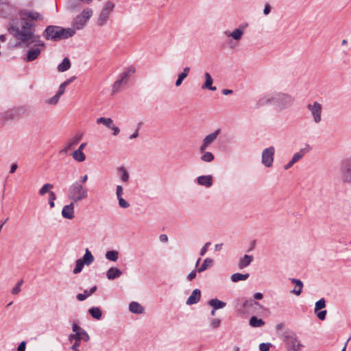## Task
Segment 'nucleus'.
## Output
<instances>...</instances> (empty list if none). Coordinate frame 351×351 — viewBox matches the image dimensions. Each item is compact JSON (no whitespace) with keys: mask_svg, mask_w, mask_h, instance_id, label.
Here are the masks:
<instances>
[{"mask_svg":"<svg viewBox=\"0 0 351 351\" xmlns=\"http://www.w3.org/2000/svg\"><path fill=\"white\" fill-rule=\"evenodd\" d=\"M123 83H124V82H122V81H121V80H119V79L118 80H117V81L114 83L113 86H112V90H113V92H114V93L117 92V91L119 90V88H120V87H121V84H122Z\"/></svg>","mask_w":351,"mask_h":351,"instance_id":"3c124183","label":"nucleus"},{"mask_svg":"<svg viewBox=\"0 0 351 351\" xmlns=\"http://www.w3.org/2000/svg\"><path fill=\"white\" fill-rule=\"evenodd\" d=\"M201 160L206 162H210L214 160V156L211 152L204 151L201 156Z\"/></svg>","mask_w":351,"mask_h":351,"instance_id":"4c0bfd02","label":"nucleus"},{"mask_svg":"<svg viewBox=\"0 0 351 351\" xmlns=\"http://www.w3.org/2000/svg\"><path fill=\"white\" fill-rule=\"evenodd\" d=\"M78 333H79L80 340H81V341L82 340L86 342L89 341L90 337L84 330H82V331H80Z\"/></svg>","mask_w":351,"mask_h":351,"instance_id":"a18cd8bd","label":"nucleus"},{"mask_svg":"<svg viewBox=\"0 0 351 351\" xmlns=\"http://www.w3.org/2000/svg\"><path fill=\"white\" fill-rule=\"evenodd\" d=\"M116 195L117 198L121 197L123 195V187L121 185H117L116 189Z\"/></svg>","mask_w":351,"mask_h":351,"instance_id":"6e6d98bb","label":"nucleus"},{"mask_svg":"<svg viewBox=\"0 0 351 351\" xmlns=\"http://www.w3.org/2000/svg\"><path fill=\"white\" fill-rule=\"evenodd\" d=\"M282 337L286 349L289 351H300L304 347L296 333L291 330H285L282 333Z\"/></svg>","mask_w":351,"mask_h":351,"instance_id":"7ed1b4c3","label":"nucleus"},{"mask_svg":"<svg viewBox=\"0 0 351 351\" xmlns=\"http://www.w3.org/2000/svg\"><path fill=\"white\" fill-rule=\"evenodd\" d=\"M74 213V205L73 203L66 205L63 207L62 210V215L64 218L72 219L73 218Z\"/></svg>","mask_w":351,"mask_h":351,"instance_id":"f3484780","label":"nucleus"},{"mask_svg":"<svg viewBox=\"0 0 351 351\" xmlns=\"http://www.w3.org/2000/svg\"><path fill=\"white\" fill-rule=\"evenodd\" d=\"M244 27H240L239 28L236 29L232 32H229L228 31L225 32V34L228 37H232L234 40H239L241 39L242 35L244 32Z\"/></svg>","mask_w":351,"mask_h":351,"instance_id":"4be33fe9","label":"nucleus"},{"mask_svg":"<svg viewBox=\"0 0 351 351\" xmlns=\"http://www.w3.org/2000/svg\"><path fill=\"white\" fill-rule=\"evenodd\" d=\"M304 155V149H301L300 152L294 154V155L293 156V157L291 158L292 162H294V163L297 162L301 158H302Z\"/></svg>","mask_w":351,"mask_h":351,"instance_id":"79ce46f5","label":"nucleus"},{"mask_svg":"<svg viewBox=\"0 0 351 351\" xmlns=\"http://www.w3.org/2000/svg\"><path fill=\"white\" fill-rule=\"evenodd\" d=\"M129 308L131 312L136 314H141L144 312V308L136 302H132Z\"/></svg>","mask_w":351,"mask_h":351,"instance_id":"b1692460","label":"nucleus"},{"mask_svg":"<svg viewBox=\"0 0 351 351\" xmlns=\"http://www.w3.org/2000/svg\"><path fill=\"white\" fill-rule=\"evenodd\" d=\"M66 86H67V85L64 82L62 83L60 85V86L58 88V90L56 93L60 96L62 95L65 92V88Z\"/></svg>","mask_w":351,"mask_h":351,"instance_id":"864d4df0","label":"nucleus"},{"mask_svg":"<svg viewBox=\"0 0 351 351\" xmlns=\"http://www.w3.org/2000/svg\"><path fill=\"white\" fill-rule=\"evenodd\" d=\"M19 14L21 16H25L28 19H31L34 21L43 20V16L39 12L36 11L22 10L20 11Z\"/></svg>","mask_w":351,"mask_h":351,"instance_id":"ddd939ff","label":"nucleus"},{"mask_svg":"<svg viewBox=\"0 0 351 351\" xmlns=\"http://www.w3.org/2000/svg\"><path fill=\"white\" fill-rule=\"evenodd\" d=\"M136 71V69L134 66H130L125 69L123 72H122L120 74V78L121 81L123 82L124 83H126L128 81V77L133 73H134Z\"/></svg>","mask_w":351,"mask_h":351,"instance_id":"412c9836","label":"nucleus"},{"mask_svg":"<svg viewBox=\"0 0 351 351\" xmlns=\"http://www.w3.org/2000/svg\"><path fill=\"white\" fill-rule=\"evenodd\" d=\"M265 324L262 319H258L256 317L253 316L250 319V325L252 327H261Z\"/></svg>","mask_w":351,"mask_h":351,"instance_id":"c9c22d12","label":"nucleus"},{"mask_svg":"<svg viewBox=\"0 0 351 351\" xmlns=\"http://www.w3.org/2000/svg\"><path fill=\"white\" fill-rule=\"evenodd\" d=\"M253 305H258V303L257 302L254 301V300L246 301L244 303L243 306L245 308H247L248 306H253Z\"/></svg>","mask_w":351,"mask_h":351,"instance_id":"e2e57ef3","label":"nucleus"},{"mask_svg":"<svg viewBox=\"0 0 351 351\" xmlns=\"http://www.w3.org/2000/svg\"><path fill=\"white\" fill-rule=\"evenodd\" d=\"M25 346H26V343L25 341H22L18 348H17V351H25Z\"/></svg>","mask_w":351,"mask_h":351,"instance_id":"774afa93","label":"nucleus"},{"mask_svg":"<svg viewBox=\"0 0 351 351\" xmlns=\"http://www.w3.org/2000/svg\"><path fill=\"white\" fill-rule=\"evenodd\" d=\"M122 274L121 271L117 267H110L106 273V276L108 280H114L119 278Z\"/></svg>","mask_w":351,"mask_h":351,"instance_id":"5701e85b","label":"nucleus"},{"mask_svg":"<svg viewBox=\"0 0 351 351\" xmlns=\"http://www.w3.org/2000/svg\"><path fill=\"white\" fill-rule=\"evenodd\" d=\"M72 156L73 159L77 162H83L86 159V156L83 152L77 149L73 152Z\"/></svg>","mask_w":351,"mask_h":351,"instance_id":"72a5a7b5","label":"nucleus"},{"mask_svg":"<svg viewBox=\"0 0 351 351\" xmlns=\"http://www.w3.org/2000/svg\"><path fill=\"white\" fill-rule=\"evenodd\" d=\"M96 122L97 124L102 123L110 129L113 125V120L111 118L100 117L97 119Z\"/></svg>","mask_w":351,"mask_h":351,"instance_id":"2f4dec72","label":"nucleus"},{"mask_svg":"<svg viewBox=\"0 0 351 351\" xmlns=\"http://www.w3.org/2000/svg\"><path fill=\"white\" fill-rule=\"evenodd\" d=\"M205 77V82L202 85V89H208L210 90H216L217 88L216 86H213V78L211 75L208 73H205L204 74Z\"/></svg>","mask_w":351,"mask_h":351,"instance_id":"6ab92c4d","label":"nucleus"},{"mask_svg":"<svg viewBox=\"0 0 351 351\" xmlns=\"http://www.w3.org/2000/svg\"><path fill=\"white\" fill-rule=\"evenodd\" d=\"M56 199V195L53 191L49 192V204L51 208L54 207V201Z\"/></svg>","mask_w":351,"mask_h":351,"instance_id":"49530a36","label":"nucleus"},{"mask_svg":"<svg viewBox=\"0 0 351 351\" xmlns=\"http://www.w3.org/2000/svg\"><path fill=\"white\" fill-rule=\"evenodd\" d=\"M269 104H273V95H266L260 98L256 104V108H258L260 107Z\"/></svg>","mask_w":351,"mask_h":351,"instance_id":"aec40b11","label":"nucleus"},{"mask_svg":"<svg viewBox=\"0 0 351 351\" xmlns=\"http://www.w3.org/2000/svg\"><path fill=\"white\" fill-rule=\"evenodd\" d=\"M88 196V190L78 181L73 183L69 189L68 197L77 202L86 199Z\"/></svg>","mask_w":351,"mask_h":351,"instance_id":"20e7f679","label":"nucleus"},{"mask_svg":"<svg viewBox=\"0 0 351 351\" xmlns=\"http://www.w3.org/2000/svg\"><path fill=\"white\" fill-rule=\"evenodd\" d=\"M213 260L210 258H207L204 260L203 264L200 267L197 268V272L201 273L213 265Z\"/></svg>","mask_w":351,"mask_h":351,"instance_id":"c756f323","label":"nucleus"},{"mask_svg":"<svg viewBox=\"0 0 351 351\" xmlns=\"http://www.w3.org/2000/svg\"><path fill=\"white\" fill-rule=\"evenodd\" d=\"M291 281L292 283L295 284L296 286L298 287V290H296V289H293L292 293H293L294 294H295L297 295H300V293H302V287H303L302 282L300 280H298V279H295V278H291Z\"/></svg>","mask_w":351,"mask_h":351,"instance_id":"7c9ffc66","label":"nucleus"},{"mask_svg":"<svg viewBox=\"0 0 351 351\" xmlns=\"http://www.w3.org/2000/svg\"><path fill=\"white\" fill-rule=\"evenodd\" d=\"M275 149L273 146L267 147L263 151L262 163L266 167H271L273 165Z\"/></svg>","mask_w":351,"mask_h":351,"instance_id":"9d476101","label":"nucleus"},{"mask_svg":"<svg viewBox=\"0 0 351 351\" xmlns=\"http://www.w3.org/2000/svg\"><path fill=\"white\" fill-rule=\"evenodd\" d=\"M197 271V269L193 270L187 276V279L189 281L193 280L196 277V273Z\"/></svg>","mask_w":351,"mask_h":351,"instance_id":"13d9d810","label":"nucleus"},{"mask_svg":"<svg viewBox=\"0 0 351 351\" xmlns=\"http://www.w3.org/2000/svg\"><path fill=\"white\" fill-rule=\"evenodd\" d=\"M210 245V242H207L204 246L202 248L201 251H200V255L202 256H204L205 254L206 253L207 250H208V246Z\"/></svg>","mask_w":351,"mask_h":351,"instance_id":"4d7b16f0","label":"nucleus"},{"mask_svg":"<svg viewBox=\"0 0 351 351\" xmlns=\"http://www.w3.org/2000/svg\"><path fill=\"white\" fill-rule=\"evenodd\" d=\"M220 129H217L213 133L206 136V137L203 140L202 144L201 145L199 149L200 153L204 152V151L208 148V147L217 139L218 135L220 134Z\"/></svg>","mask_w":351,"mask_h":351,"instance_id":"9b49d317","label":"nucleus"},{"mask_svg":"<svg viewBox=\"0 0 351 351\" xmlns=\"http://www.w3.org/2000/svg\"><path fill=\"white\" fill-rule=\"evenodd\" d=\"M82 260L86 265H89L93 262L94 257L88 248L86 249L85 254L84 255Z\"/></svg>","mask_w":351,"mask_h":351,"instance_id":"cd10ccee","label":"nucleus"},{"mask_svg":"<svg viewBox=\"0 0 351 351\" xmlns=\"http://www.w3.org/2000/svg\"><path fill=\"white\" fill-rule=\"evenodd\" d=\"M93 15V10L91 8L84 9L82 13L77 15L72 22V26L75 29L80 30L84 28L87 23L88 21Z\"/></svg>","mask_w":351,"mask_h":351,"instance_id":"423d86ee","label":"nucleus"},{"mask_svg":"<svg viewBox=\"0 0 351 351\" xmlns=\"http://www.w3.org/2000/svg\"><path fill=\"white\" fill-rule=\"evenodd\" d=\"M19 116L18 110L11 109L0 113V124L15 119Z\"/></svg>","mask_w":351,"mask_h":351,"instance_id":"f8f14e48","label":"nucleus"},{"mask_svg":"<svg viewBox=\"0 0 351 351\" xmlns=\"http://www.w3.org/2000/svg\"><path fill=\"white\" fill-rule=\"evenodd\" d=\"M270 12H271V6L269 4H266L265 5V8L263 10L264 14L267 15L270 13Z\"/></svg>","mask_w":351,"mask_h":351,"instance_id":"338daca9","label":"nucleus"},{"mask_svg":"<svg viewBox=\"0 0 351 351\" xmlns=\"http://www.w3.org/2000/svg\"><path fill=\"white\" fill-rule=\"evenodd\" d=\"M72 330L73 332H75V333H77L80 332L83 329L81 327H80L77 324H73L72 326Z\"/></svg>","mask_w":351,"mask_h":351,"instance_id":"0e129e2a","label":"nucleus"},{"mask_svg":"<svg viewBox=\"0 0 351 351\" xmlns=\"http://www.w3.org/2000/svg\"><path fill=\"white\" fill-rule=\"evenodd\" d=\"M32 45L34 47L28 51L25 58L26 62H31L36 60L40 54L41 50L39 48L40 47L34 46V43H32Z\"/></svg>","mask_w":351,"mask_h":351,"instance_id":"2eb2a0df","label":"nucleus"},{"mask_svg":"<svg viewBox=\"0 0 351 351\" xmlns=\"http://www.w3.org/2000/svg\"><path fill=\"white\" fill-rule=\"evenodd\" d=\"M22 29L16 26H10L8 32L14 37L21 40L25 47H29L34 43V46L45 47V44L40 40L39 35L34 34L35 24L25 16H21Z\"/></svg>","mask_w":351,"mask_h":351,"instance_id":"f257e3e1","label":"nucleus"},{"mask_svg":"<svg viewBox=\"0 0 351 351\" xmlns=\"http://www.w3.org/2000/svg\"><path fill=\"white\" fill-rule=\"evenodd\" d=\"M249 277V274H242L240 273H236L231 276V280L234 282H237L241 280H245Z\"/></svg>","mask_w":351,"mask_h":351,"instance_id":"473e14b6","label":"nucleus"},{"mask_svg":"<svg viewBox=\"0 0 351 351\" xmlns=\"http://www.w3.org/2000/svg\"><path fill=\"white\" fill-rule=\"evenodd\" d=\"M197 182L201 186L210 187L213 184V177L210 175L200 176L197 178Z\"/></svg>","mask_w":351,"mask_h":351,"instance_id":"dca6fc26","label":"nucleus"},{"mask_svg":"<svg viewBox=\"0 0 351 351\" xmlns=\"http://www.w3.org/2000/svg\"><path fill=\"white\" fill-rule=\"evenodd\" d=\"M294 102V97L283 93H276L273 95V105L278 110H282L290 108Z\"/></svg>","mask_w":351,"mask_h":351,"instance_id":"39448f33","label":"nucleus"},{"mask_svg":"<svg viewBox=\"0 0 351 351\" xmlns=\"http://www.w3.org/2000/svg\"><path fill=\"white\" fill-rule=\"evenodd\" d=\"M271 344L269 343H262L259 345V349L261 351H269Z\"/></svg>","mask_w":351,"mask_h":351,"instance_id":"603ef678","label":"nucleus"},{"mask_svg":"<svg viewBox=\"0 0 351 351\" xmlns=\"http://www.w3.org/2000/svg\"><path fill=\"white\" fill-rule=\"evenodd\" d=\"M253 260L252 256L245 255L239 261V267L243 269L248 266Z\"/></svg>","mask_w":351,"mask_h":351,"instance_id":"bb28decb","label":"nucleus"},{"mask_svg":"<svg viewBox=\"0 0 351 351\" xmlns=\"http://www.w3.org/2000/svg\"><path fill=\"white\" fill-rule=\"evenodd\" d=\"M71 67V62L68 58H64L62 62L58 66V70L60 72H64L69 70Z\"/></svg>","mask_w":351,"mask_h":351,"instance_id":"a878e982","label":"nucleus"},{"mask_svg":"<svg viewBox=\"0 0 351 351\" xmlns=\"http://www.w3.org/2000/svg\"><path fill=\"white\" fill-rule=\"evenodd\" d=\"M82 138V134H77L73 137L70 138L66 144L65 147L62 150V152L66 153L71 147L77 145L78 143L81 141Z\"/></svg>","mask_w":351,"mask_h":351,"instance_id":"4468645a","label":"nucleus"},{"mask_svg":"<svg viewBox=\"0 0 351 351\" xmlns=\"http://www.w3.org/2000/svg\"><path fill=\"white\" fill-rule=\"evenodd\" d=\"M69 340L70 341H72L73 340H75V341L80 340L79 333L77 332V333L69 335Z\"/></svg>","mask_w":351,"mask_h":351,"instance_id":"bf43d9fd","label":"nucleus"},{"mask_svg":"<svg viewBox=\"0 0 351 351\" xmlns=\"http://www.w3.org/2000/svg\"><path fill=\"white\" fill-rule=\"evenodd\" d=\"M117 199L119 200V205L120 207L123 208H126L129 207V206H130L129 203L127 201H125L122 197L117 198Z\"/></svg>","mask_w":351,"mask_h":351,"instance_id":"8fccbe9b","label":"nucleus"},{"mask_svg":"<svg viewBox=\"0 0 351 351\" xmlns=\"http://www.w3.org/2000/svg\"><path fill=\"white\" fill-rule=\"evenodd\" d=\"M118 171L120 174L121 180L123 182H128L129 181L130 175L126 169L124 167H120Z\"/></svg>","mask_w":351,"mask_h":351,"instance_id":"c85d7f7f","label":"nucleus"},{"mask_svg":"<svg viewBox=\"0 0 351 351\" xmlns=\"http://www.w3.org/2000/svg\"><path fill=\"white\" fill-rule=\"evenodd\" d=\"M53 184H49V183H47V184H45L39 190V194L40 195H45L47 193H49L51 192L50 190L51 189H53Z\"/></svg>","mask_w":351,"mask_h":351,"instance_id":"ea45409f","label":"nucleus"},{"mask_svg":"<svg viewBox=\"0 0 351 351\" xmlns=\"http://www.w3.org/2000/svg\"><path fill=\"white\" fill-rule=\"evenodd\" d=\"M208 304L213 307L215 309H219L223 308L226 306V303L220 301L217 299H212L208 302Z\"/></svg>","mask_w":351,"mask_h":351,"instance_id":"f704fd0d","label":"nucleus"},{"mask_svg":"<svg viewBox=\"0 0 351 351\" xmlns=\"http://www.w3.org/2000/svg\"><path fill=\"white\" fill-rule=\"evenodd\" d=\"M190 71L189 67H185L183 69V71L178 75V79L176 81L175 85L178 87L180 86L182 82V81L188 76L189 73Z\"/></svg>","mask_w":351,"mask_h":351,"instance_id":"393cba45","label":"nucleus"},{"mask_svg":"<svg viewBox=\"0 0 351 351\" xmlns=\"http://www.w3.org/2000/svg\"><path fill=\"white\" fill-rule=\"evenodd\" d=\"M90 295L88 293V290H84L83 293H79L76 295V298L79 301H83L86 300Z\"/></svg>","mask_w":351,"mask_h":351,"instance_id":"de8ad7c7","label":"nucleus"},{"mask_svg":"<svg viewBox=\"0 0 351 351\" xmlns=\"http://www.w3.org/2000/svg\"><path fill=\"white\" fill-rule=\"evenodd\" d=\"M84 263L82 261V259H77L76 261V265H75V269H73V273L74 274H78L80 273L83 267H84Z\"/></svg>","mask_w":351,"mask_h":351,"instance_id":"a19ab883","label":"nucleus"},{"mask_svg":"<svg viewBox=\"0 0 351 351\" xmlns=\"http://www.w3.org/2000/svg\"><path fill=\"white\" fill-rule=\"evenodd\" d=\"M23 283V280H20L17 284L16 285V286L14 287H13V289H12V293L14 294V295H16L18 294L20 291H21V287L22 285V284Z\"/></svg>","mask_w":351,"mask_h":351,"instance_id":"c03bdc74","label":"nucleus"},{"mask_svg":"<svg viewBox=\"0 0 351 351\" xmlns=\"http://www.w3.org/2000/svg\"><path fill=\"white\" fill-rule=\"evenodd\" d=\"M315 313L317 314V317L320 320H324L325 318H326V315L327 311L326 310H324V311H319V312L317 311Z\"/></svg>","mask_w":351,"mask_h":351,"instance_id":"5fc2aeb1","label":"nucleus"},{"mask_svg":"<svg viewBox=\"0 0 351 351\" xmlns=\"http://www.w3.org/2000/svg\"><path fill=\"white\" fill-rule=\"evenodd\" d=\"M118 252L114 250L108 251L106 254V258L112 261H116L118 259Z\"/></svg>","mask_w":351,"mask_h":351,"instance_id":"58836bf2","label":"nucleus"},{"mask_svg":"<svg viewBox=\"0 0 351 351\" xmlns=\"http://www.w3.org/2000/svg\"><path fill=\"white\" fill-rule=\"evenodd\" d=\"M201 298V291L198 289H195L192 292L191 295L189 297L186 301V304L191 305L197 303Z\"/></svg>","mask_w":351,"mask_h":351,"instance_id":"a211bd4d","label":"nucleus"},{"mask_svg":"<svg viewBox=\"0 0 351 351\" xmlns=\"http://www.w3.org/2000/svg\"><path fill=\"white\" fill-rule=\"evenodd\" d=\"M80 342H81V340L75 341L74 343L71 347V350H78V348L80 346Z\"/></svg>","mask_w":351,"mask_h":351,"instance_id":"052dcab7","label":"nucleus"},{"mask_svg":"<svg viewBox=\"0 0 351 351\" xmlns=\"http://www.w3.org/2000/svg\"><path fill=\"white\" fill-rule=\"evenodd\" d=\"M220 320L219 319H214L212 322H211V326L213 328H218L220 325Z\"/></svg>","mask_w":351,"mask_h":351,"instance_id":"680f3d73","label":"nucleus"},{"mask_svg":"<svg viewBox=\"0 0 351 351\" xmlns=\"http://www.w3.org/2000/svg\"><path fill=\"white\" fill-rule=\"evenodd\" d=\"M326 306V301L324 298L320 299L315 303V313Z\"/></svg>","mask_w":351,"mask_h":351,"instance_id":"37998d69","label":"nucleus"},{"mask_svg":"<svg viewBox=\"0 0 351 351\" xmlns=\"http://www.w3.org/2000/svg\"><path fill=\"white\" fill-rule=\"evenodd\" d=\"M60 97V96L56 93L53 97L49 99L47 103L51 105H55L58 102Z\"/></svg>","mask_w":351,"mask_h":351,"instance_id":"09e8293b","label":"nucleus"},{"mask_svg":"<svg viewBox=\"0 0 351 351\" xmlns=\"http://www.w3.org/2000/svg\"><path fill=\"white\" fill-rule=\"evenodd\" d=\"M111 130H113V135L117 136L120 132V130L118 127L115 126L114 124L112 125V128H110Z\"/></svg>","mask_w":351,"mask_h":351,"instance_id":"69168bd1","label":"nucleus"},{"mask_svg":"<svg viewBox=\"0 0 351 351\" xmlns=\"http://www.w3.org/2000/svg\"><path fill=\"white\" fill-rule=\"evenodd\" d=\"M89 313L93 317L99 319L101 317L102 313L99 308L93 307L89 310Z\"/></svg>","mask_w":351,"mask_h":351,"instance_id":"e433bc0d","label":"nucleus"},{"mask_svg":"<svg viewBox=\"0 0 351 351\" xmlns=\"http://www.w3.org/2000/svg\"><path fill=\"white\" fill-rule=\"evenodd\" d=\"M341 173L343 182L351 184V158L343 161Z\"/></svg>","mask_w":351,"mask_h":351,"instance_id":"1a4fd4ad","label":"nucleus"},{"mask_svg":"<svg viewBox=\"0 0 351 351\" xmlns=\"http://www.w3.org/2000/svg\"><path fill=\"white\" fill-rule=\"evenodd\" d=\"M114 8V4L112 1H108L105 3L97 19V25L101 27L106 23L110 13L113 11Z\"/></svg>","mask_w":351,"mask_h":351,"instance_id":"0eeeda50","label":"nucleus"},{"mask_svg":"<svg viewBox=\"0 0 351 351\" xmlns=\"http://www.w3.org/2000/svg\"><path fill=\"white\" fill-rule=\"evenodd\" d=\"M75 31L72 28H63L56 25H49L43 33V37L47 40L59 41L72 37Z\"/></svg>","mask_w":351,"mask_h":351,"instance_id":"f03ea898","label":"nucleus"},{"mask_svg":"<svg viewBox=\"0 0 351 351\" xmlns=\"http://www.w3.org/2000/svg\"><path fill=\"white\" fill-rule=\"evenodd\" d=\"M311 112L313 121L315 123H319L322 121V106L317 101L308 104L306 106Z\"/></svg>","mask_w":351,"mask_h":351,"instance_id":"6e6552de","label":"nucleus"}]
</instances>
